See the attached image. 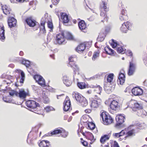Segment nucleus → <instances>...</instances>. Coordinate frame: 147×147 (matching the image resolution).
<instances>
[{
    "instance_id": "1",
    "label": "nucleus",
    "mask_w": 147,
    "mask_h": 147,
    "mask_svg": "<svg viewBox=\"0 0 147 147\" xmlns=\"http://www.w3.org/2000/svg\"><path fill=\"white\" fill-rule=\"evenodd\" d=\"M102 3L100 5V9L101 11L100 15L105 20H107V16L106 12L109 10V7H108L107 3L108 0H101Z\"/></svg>"
},
{
    "instance_id": "2",
    "label": "nucleus",
    "mask_w": 147,
    "mask_h": 147,
    "mask_svg": "<svg viewBox=\"0 0 147 147\" xmlns=\"http://www.w3.org/2000/svg\"><path fill=\"white\" fill-rule=\"evenodd\" d=\"M100 117L105 125L110 124L113 121V120L112 117L110 115H107L105 112H102L100 114Z\"/></svg>"
},
{
    "instance_id": "3",
    "label": "nucleus",
    "mask_w": 147,
    "mask_h": 147,
    "mask_svg": "<svg viewBox=\"0 0 147 147\" xmlns=\"http://www.w3.org/2000/svg\"><path fill=\"white\" fill-rule=\"evenodd\" d=\"M36 101L29 100L26 101V106L28 108L31 109H36L37 107H40L39 104L36 102V101H39L40 100L36 98Z\"/></svg>"
},
{
    "instance_id": "4",
    "label": "nucleus",
    "mask_w": 147,
    "mask_h": 147,
    "mask_svg": "<svg viewBox=\"0 0 147 147\" xmlns=\"http://www.w3.org/2000/svg\"><path fill=\"white\" fill-rule=\"evenodd\" d=\"M76 58H73L72 57H70L69 58V63L68 64V66L72 68L74 73L75 74H76V71L79 70V68L77 65L76 64L75 60Z\"/></svg>"
},
{
    "instance_id": "5",
    "label": "nucleus",
    "mask_w": 147,
    "mask_h": 147,
    "mask_svg": "<svg viewBox=\"0 0 147 147\" xmlns=\"http://www.w3.org/2000/svg\"><path fill=\"white\" fill-rule=\"evenodd\" d=\"M60 134L61 135L63 138H66L68 135V133L64 130L63 132L61 131L59 129H56L51 132L50 133H49L45 134L46 136H51L53 135H56Z\"/></svg>"
},
{
    "instance_id": "6",
    "label": "nucleus",
    "mask_w": 147,
    "mask_h": 147,
    "mask_svg": "<svg viewBox=\"0 0 147 147\" xmlns=\"http://www.w3.org/2000/svg\"><path fill=\"white\" fill-rule=\"evenodd\" d=\"M115 119L117 122L115 127L116 128H119L124 122L125 118L124 116L120 114L116 116Z\"/></svg>"
},
{
    "instance_id": "7",
    "label": "nucleus",
    "mask_w": 147,
    "mask_h": 147,
    "mask_svg": "<svg viewBox=\"0 0 147 147\" xmlns=\"http://www.w3.org/2000/svg\"><path fill=\"white\" fill-rule=\"evenodd\" d=\"M132 24L130 22L127 21L126 23L124 22L120 28L121 31L123 33H126L128 30H130Z\"/></svg>"
},
{
    "instance_id": "8",
    "label": "nucleus",
    "mask_w": 147,
    "mask_h": 147,
    "mask_svg": "<svg viewBox=\"0 0 147 147\" xmlns=\"http://www.w3.org/2000/svg\"><path fill=\"white\" fill-rule=\"evenodd\" d=\"M38 132V129H32L28 135L27 142H28L29 138L31 140H34L36 139L37 137V133Z\"/></svg>"
},
{
    "instance_id": "9",
    "label": "nucleus",
    "mask_w": 147,
    "mask_h": 147,
    "mask_svg": "<svg viewBox=\"0 0 147 147\" xmlns=\"http://www.w3.org/2000/svg\"><path fill=\"white\" fill-rule=\"evenodd\" d=\"M63 34V31L61 32V33L57 34L56 36V40L59 44L65 43V39Z\"/></svg>"
},
{
    "instance_id": "10",
    "label": "nucleus",
    "mask_w": 147,
    "mask_h": 147,
    "mask_svg": "<svg viewBox=\"0 0 147 147\" xmlns=\"http://www.w3.org/2000/svg\"><path fill=\"white\" fill-rule=\"evenodd\" d=\"M71 102L68 98H66L63 102V109L65 111H69L71 109H70Z\"/></svg>"
},
{
    "instance_id": "11",
    "label": "nucleus",
    "mask_w": 147,
    "mask_h": 147,
    "mask_svg": "<svg viewBox=\"0 0 147 147\" xmlns=\"http://www.w3.org/2000/svg\"><path fill=\"white\" fill-rule=\"evenodd\" d=\"M7 22L9 27L11 28L16 26L17 21L14 17H9L8 18Z\"/></svg>"
},
{
    "instance_id": "12",
    "label": "nucleus",
    "mask_w": 147,
    "mask_h": 147,
    "mask_svg": "<svg viewBox=\"0 0 147 147\" xmlns=\"http://www.w3.org/2000/svg\"><path fill=\"white\" fill-rule=\"evenodd\" d=\"M136 68V65L131 62H129V69L128 74L129 76L132 75L134 73Z\"/></svg>"
},
{
    "instance_id": "13",
    "label": "nucleus",
    "mask_w": 147,
    "mask_h": 147,
    "mask_svg": "<svg viewBox=\"0 0 147 147\" xmlns=\"http://www.w3.org/2000/svg\"><path fill=\"white\" fill-rule=\"evenodd\" d=\"M132 93L135 96L141 95L143 93L142 90L139 87H136L131 90Z\"/></svg>"
},
{
    "instance_id": "14",
    "label": "nucleus",
    "mask_w": 147,
    "mask_h": 147,
    "mask_svg": "<svg viewBox=\"0 0 147 147\" xmlns=\"http://www.w3.org/2000/svg\"><path fill=\"white\" fill-rule=\"evenodd\" d=\"M72 96L73 98H75L77 102L79 103L82 102V100L84 99V97L81 95L77 92H74L72 94Z\"/></svg>"
},
{
    "instance_id": "15",
    "label": "nucleus",
    "mask_w": 147,
    "mask_h": 147,
    "mask_svg": "<svg viewBox=\"0 0 147 147\" xmlns=\"http://www.w3.org/2000/svg\"><path fill=\"white\" fill-rule=\"evenodd\" d=\"M118 102L115 100H113L110 105L111 109L114 110H118L119 109V106Z\"/></svg>"
},
{
    "instance_id": "16",
    "label": "nucleus",
    "mask_w": 147,
    "mask_h": 147,
    "mask_svg": "<svg viewBox=\"0 0 147 147\" xmlns=\"http://www.w3.org/2000/svg\"><path fill=\"white\" fill-rule=\"evenodd\" d=\"M78 26L79 29L82 31L86 32V24L84 21L83 20H81L78 23Z\"/></svg>"
},
{
    "instance_id": "17",
    "label": "nucleus",
    "mask_w": 147,
    "mask_h": 147,
    "mask_svg": "<svg viewBox=\"0 0 147 147\" xmlns=\"http://www.w3.org/2000/svg\"><path fill=\"white\" fill-rule=\"evenodd\" d=\"M125 76L123 73H120L119 74L118 79L117 80L118 84H119L121 85H123L125 81Z\"/></svg>"
},
{
    "instance_id": "18",
    "label": "nucleus",
    "mask_w": 147,
    "mask_h": 147,
    "mask_svg": "<svg viewBox=\"0 0 147 147\" xmlns=\"http://www.w3.org/2000/svg\"><path fill=\"white\" fill-rule=\"evenodd\" d=\"M26 22L30 27H34L36 25V21L32 19V18L30 17L27 18L25 20Z\"/></svg>"
},
{
    "instance_id": "19",
    "label": "nucleus",
    "mask_w": 147,
    "mask_h": 147,
    "mask_svg": "<svg viewBox=\"0 0 147 147\" xmlns=\"http://www.w3.org/2000/svg\"><path fill=\"white\" fill-rule=\"evenodd\" d=\"M1 6L2 9L5 14L6 15H8L11 14H12V13H11V10L9 7L6 5L2 6V4H1Z\"/></svg>"
},
{
    "instance_id": "20",
    "label": "nucleus",
    "mask_w": 147,
    "mask_h": 147,
    "mask_svg": "<svg viewBox=\"0 0 147 147\" xmlns=\"http://www.w3.org/2000/svg\"><path fill=\"white\" fill-rule=\"evenodd\" d=\"M101 104V100L97 99V100H93L91 101L90 106L94 108H97Z\"/></svg>"
},
{
    "instance_id": "21",
    "label": "nucleus",
    "mask_w": 147,
    "mask_h": 147,
    "mask_svg": "<svg viewBox=\"0 0 147 147\" xmlns=\"http://www.w3.org/2000/svg\"><path fill=\"white\" fill-rule=\"evenodd\" d=\"M40 147H51L50 142L47 140H42L38 144Z\"/></svg>"
},
{
    "instance_id": "22",
    "label": "nucleus",
    "mask_w": 147,
    "mask_h": 147,
    "mask_svg": "<svg viewBox=\"0 0 147 147\" xmlns=\"http://www.w3.org/2000/svg\"><path fill=\"white\" fill-rule=\"evenodd\" d=\"M86 136L87 138L91 140V143L90 142V144L94 142L95 140V139H94V136L90 132L85 131Z\"/></svg>"
},
{
    "instance_id": "23",
    "label": "nucleus",
    "mask_w": 147,
    "mask_h": 147,
    "mask_svg": "<svg viewBox=\"0 0 147 147\" xmlns=\"http://www.w3.org/2000/svg\"><path fill=\"white\" fill-rule=\"evenodd\" d=\"M142 108L143 107L141 104L136 102L134 103V106L133 107L132 109L133 111H138H138L142 109Z\"/></svg>"
},
{
    "instance_id": "24",
    "label": "nucleus",
    "mask_w": 147,
    "mask_h": 147,
    "mask_svg": "<svg viewBox=\"0 0 147 147\" xmlns=\"http://www.w3.org/2000/svg\"><path fill=\"white\" fill-rule=\"evenodd\" d=\"M86 47V44L85 43L80 44L76 48V50L80 53L83 51Z\"/></svg>"
},
{
    "instance_id": "25",
    "label": "nucleus",
    "mask_w": 147,
    "mask_h": 147,
    "mask_svg": "<svg viewBox=\"0 0 147 147\" xmlns=\"http://www.w3.org/2000/svg\"><path fill=\"white\" fill-rule=\"evenodd\" d=\"M62 79L63 83L66 86H69L71 84V81L69 80V78L66 76H64Z\"/></svg>"
},
{
    "instance_id": "26",
    "label": "nucleus",
    "mask_w": 147,
    "mask_h": 147,
    "mask_svg": "<svg viewBox=\"0 0 147 147\" xmlns=\"http://www.w3.org/2000/svg\"><path fill=\"white\" fill-rule=\"evenodd\" d=\"M61 16L63 23H67L69 22V19L68 16L66 13H61Z\"/></svg>"
},
{
    "instance_id": "27",
    "label": "nucleus",
    "mask_w": 147,
    "mask_h": 147,
    "mask_svg": "<svg viewBox=\"0 0 147 147\" xmlns=\"http://www.w3.org/2000/svg\"><path fill=\"white\" fill-rule=\"evenodd\" d=\"M63 34L64 35L65 39L66 38L69 40H72L73 39V36L69 32L66 31H63Z\"/></svg>"
},
{
    "instance_id": "28",
    "label": "nucleus",
    "mask_w": 147,
    "mask_h": 147,
    "mask_svg": "<svg viewBox=\"0 0 147 147\" xmlns=\"http://www.w3.org/2000/svg\"><path fill=\"white\" fill-rule=\"evenodd\" d=\"M84 125L85 126V127L87 129H88V127H89V129H94L96 127L95 124L92 122H84Z\"/></svg>"
},
{
    "instance_id": "29",
    "label": "nucleus",
    "mask_w": 147,
    "mask_h": 147,
    "mask_svg": "<svg viewBox=\"0 0 147 147\" xmlns=\"http://www.w3.org/2000/svg\"><path fill=\"white\" fill-rule=\"evenodd\" d=\"M110 136L108 135H104L101 136L100 142L102 144H104L106 141L109 139Z\"/></svg>"
},
{
    "instance_id": "30",
    "label": "nucleus",
    "mask_w": 147,
    "mask_h": 147,
    "mask_svg": "<svg viewBox=\"0 0 147 147\" xmlns=\"http://www.w3.org/2000/svg\"><path fill=\"white\" fill-rule=\"evenodd\" d=\"M28 95V93L26 92L24 90H19L18 96L20 98H25Z\"/></svg>"
},
{
    "instance_id": "31",
    "label": "nucleus",
    "mask_w": 147,
    "mask_h": 147,
    "mask_svg": "<svg viewBox=\"0 0 147 147\" xmlns=\"http://www.w3.org/2000/svg\"><path fill=\"white\" fill-rule=\"evenodd\" d=\"M5 30L3 26L0 27V39L4 40L5 38Z\"/></svg>"
},
{
    "instance_id": "32",
    "label": "nucleus",
    "mask_w": 147,
    "mask_h": 147,
    "mask_svg": "<svg viewBox=\"0 0 147 147\" xmlns=\"http://www.w3.org/2000/svg\"><path fill=\"white\" fill-rule=\"evenodd\" d=\"M104 50L106 53L109 55H111L114 53V51L109 47H105Z\"/></svg>"
},
{
    "instance_id": "33",
    "label": "nucleus",
    "mask_w": 147,
    "mask_h": 147,
    "mask_svg": "<svg viewBox=\"0 0 147 147\" xmlns=\"http://www.w3.org/2000/svg\"><path fill=\"white\" fill-rule=\"evenodd\" d=\"M43 19H42L41 20L40 23V30L41 31H42L43 33H46V30L45 28V22L42 21Z\"/></svg>"
},
{
    "instance_id": "34",
    "label": "nucleus",
    "mask_w": 147,
    "mask_h": 147,
    "mask_svg": "<svg viewBox=\"0 0 147 147\" xmlns=\"http://www.w3.org/2000/svg\"><path fill=\"white\" fill-rule=\"evenodd\" d=\"M105 35L103 33H100L97 38V40L100 42L103 41L105 39Z\"/></svg>"
},
{
    "instance_id": "35",
    "label": "nucleus",
    "mask_w": 147,
    "mask_h": 147,
    "mask_svg": "<svg viewBox=\"0 0 147 147\" xmlns=\"http://www.w3.org/2000/svg\"><path fill=\"white\" fill-rule=\"evenodd\" d=\"M78 87L80 89H83L87 88V86L84 82H78L77 83Z\"/></svg>"
},
{
    "instance_id": "36",
    "label": "nucleus",
    "mask_w": 147,
    "mask_h": 147,
    "mask_svg": "<svg viewBox=\"0 0 147 147\" xmlns=\"http://www.w3.org/2000/svg\"><path fill=\"white\" fill-rule=\"evenodd\" d=\"M93 88H95L94 90V91H96V93L100 94L102 90V88L100 86H93Z\"/></svg>"
},
{
    "instance_id": "37",
    "label": "nucleus",
    "mask_w": 147,
    "mask_h": 147,
    "mask_svg": "<svg viewBox=\"0 0 147 147\" xmlns=\"http://www.w3.org/2000/svg\"><path fill=\"white\" fill-rule=\"evenodd\" d=\"M37 82L42 87H45L46 86L45 80L42 76L41 79L39 80Z\"/></svg>"
},
{
    "instance_id": "38",
    "label": "nucleus",
    "mask_w": 147,
    "mask_h": 147,
    "mask_svg": "<svg viewBox=\"0 0 147 147\" xmlns=\"http://www.w3.org/2000/svg\"><path fill=\"white\" fill-rule=\"evenodd\" d=\"M3 101L5 102L8 103H14L13 102H12V99L9 96H6L5 97H3Z\"/></svg>"
},
{
    "instance_id": "39",
    "label": "nucleus",
    "mask_w": 147,
    "mask_h": 147,
    "mask_svg": "<svg viewBox=\"0 0 147 147\" xmlns=\"http://www.w3.org/2000/svg\"><path fill=\"white\" fill-rule=\"evenodd\" d=\"M10 95L13 96L15 95L16 96H18V92L16 90H11L9 92Z\"/></svg>"
},
{
    "instance_id": "40",
    "label": "nucleus",
    "mask_w": 147,
    "mask_h": 147,
    "mask_svg": "<svg viewBox=\"0 0 147 147\" xmlns=\"http://www.w3.org/2000/svg\"><path fill=\"white\" fill-rule=\"evenodd\" d=\"M82 100V102H80L81 104V105L83 107H86V106L88 104V102L87 100L84 98V99H83Z\"/></svg>"
},
{
    "instance_id": "41",
    "label": "nucleus",
    "mask_w": 147,
    "mask_h": 147,
    "mask_svg": "<svg viewBox=\"0 0 147 147\" xmlns=\"http://www.w3.org/2000/svg\"><path fill=\"white\" fill-rule=\"evenodd\" d=\"M119 19L121 21L127 20L128 19V17L127 15H120Z\"/></svg>"
},
{
    "instance_id": "42",
    "label": "nucleus",
    "mask_w": 147,
    "mask_h": 147,
    "mask_svg": "<svg viewBox=\"0 0 147 147\" xmlns=\"http://www.w3.org/2000/svg\"><path fill=\"white\" fill-rule=\"evenodd\" d=\"M99 52L98 51L95 52L93 55L92 59L94 61L96 59L99 57Z\"/></svg>"
},
{
    "instance_id": "43",
    "label": "nucleus",
    "mask_w": 147,
    "mask_h": 147,
    "mask_svg": "<svg viewBox=\"0 0 147 147\" xmlns=\"http://www.w3.org/2000/svg\"><path fill=\"white\" fill-rule=\"evenodd\" d=\"M112 43H111V45L112 46L113 48H115L117 45L118 44L113 39L111 40Z\"/></svg>"
},
{
    "instance_id": "44",
    "label": "nucleus",
    "mask_w": 147,
    "mask_h": 147,
    "mask_svg": "<svg viewBox=\"0 0 147 147\" xmlns=\"http://www.w3.org/2000/svg\"><path fill=\"white\" fill-rule=\"evenodd\" d=\"M42 76L38 75H36L34 76V79L37 82L39 80H40Z\"/></svg>"
},
{
    "instance_id": "45",
    "label": "nucleus",
    "mask_w": 147,
    "mask_h": 147,
    "mask_svg": "<svg viewBox=\"0 0 147 147\" xmlns=\"http://www.w3.org/2000/svg\"><path fill=\"white\" fill-rule=\"evenodd\" d=\"M45 109L46 112L48 113L51 111L53 110L54 109L51 107L47 106L45 108Z\"/></svg>"
},
{
    "instance_id": "46",
    "label": "nucleus",
    "mask_w": 147,
    "mask_h": 147,
    "mask_svg": "<svg viewBox=\"0 0 147 147\" xmlns=\"http://www.w3.org/2000/svg\"><path fill=\"white\" fill-rule=\"evenodd\" d=\"M80 132L82 133L84 136H86V134L85 133V132H84L83 131L82 129H78L77 130V134L79 136H80Z\"/></svg>"
},
{
    "instance_id": "47",
    "label": "nucleus",
    "mask_w": 147,
    "mask_h": 147,
    "mask_svg": "<svg viewBox=\"0 0 147 147\" xmlns=\"http://www.w3.org/2000/svg\"><path fill=\"white\" fill-rule=\"evenodd\" d=\"M48 27L51 29H52L53 27V23L52 22L48 21L47 24Z\"/></svg>"
},
{
    "instance_id": "48",
    "label": "nucleus",
    "mask_w": 147,
    "mask_h": 147,
    "mask_svg": "<svg viewBox=\"0 0 147 147\" xmlns=\"http://www.w3.org/2000/svg\"><path fill=\"white\" fill-rule=\"evenodd\" d=\"M111 147H119L118 143L115 141L114 142V144H111Z\"/></svg>"
},
{
    "instance_id": "49",
    "label": "nucleus",
    "mask_w": 147,
    "mask_h": 147,
    "mask_svg": "<svg viewBox=\"0 0 147 147\" xmlns=\"http://www.w3.org/2000/svg\"><path fill=\"white\" fill-rule=\"evenodd\" d=\"M117 51L118 53H121L123 51V49L121 47H120L117 48Z\"/></svg>"
},
{
    "instance_id": "50",
    "label": "nucleus",
    "mask_w": 147,
    "mask_h": 147,
    "mask_svg": "<svg viewBox=\"0 0 147 147\" xmlns=\"http://www.w3.org/2000/svg\"><path fill=\"white\" fill-rule=\"evenodd\" d=\"M113 136L115 138H117L119 137H120L121 136V135L119 133H113Z\"/></svg>"
},
{
    "instance_id": "51",
    "label": "nucleus",
    "mask_w": 147,
    "mask_h": 147,
    "mask_svg": "<svg viewBox=\"0 0 147 147\" xmlns=\"http://www.w3.org/2000/svg\"><path fill=\"white\" fill-rule=\"evenodd\" d=\"M133 129H132L130 131H128L127 133V135L126 137L130 136L133 134Z\"/></svg>"
},
{
    "instance_id": "52",
    "label": "nucleus",
    "mask_w": 147,
    "mask_h": 147,
    "mask_svg": "<svg viewBox=\"0 0 147 147\" xmlns=\"http://www.w3.org/2000/svg\"><path fill=\"white\" fill-rule=\"evenodd\" d=\"M32 87L33 90L35 91L36 92H38V88L37 86L34 85H32Z\"/></svg>"
},
{
    "instance_id": "53",
    "label": "nucleus",
    "mask_w": 147,
    "mask_h": 147,
    "mask_svg": "<svg viewBox=\"0 0 147 147\" xmlns=\"http://www.w3.org/2000/svg\"><path fill=\"white\" fill-rule=\"evenodd\" d=\"M60 0H51L52 2L53 5H56L59 2Z\"/></svg>"
},
{
    "instance_id": "54",
    "label": "nucleus",
    "mask_w": 147,
    "mask_h": 147,
    "mask_svg": "<svg viewBox=\"0 0 147 147\" xmlns=\"http://www.w3.org/2000/svg\"><path fill=\"white\" fill-rule=\"evenodd\" d=\"M104 89L106 91V92L107 93H109L111 92V90L109 88V89L106 86H105L104 87Z\"/></svg>"
},
{
    "instance_id": "55",
    "label": "nucleus",
    "mask_w": 147,
    "mask_h": 147,
    "mask_svg": "<svg viewBox=\"0 0 147 147\" xmlns=\"http://www.w3.org/2000/svg\"><path fill=\"white\" fill-rule=\"evenodd\" d=\"M30 62L28 60H27V61H26V63L24 65L26 66V67H28L30 66Z\"/></svg>"
},
{
    "instance_id": "56",
    "label": "nucleus",
    "mask_w": 147,
    "mask_h": 147,
    "mask_svg": "<svg viewBox=\"0 0 147 147\" xmlns=\"http://www.w3.org/2000/svg\"><path fill=\"white\" fill-rule=\"evenodd\" d=\"M121 15H127L126 11L124 9H123L121 11Z\"/></svg>"
},
{
    "instance_id": "57",
    "label": "nucleus",
    "mask_w": 147,
    "mask_h": 147,
    "mask_svg": "<svg viewBox=\"0 0 147 147\" xmlns=\"http://www.w3.org/2000/svg\"><path fill=\"white\" fill-rule=\"evenodd\" d=\"M43 125L42 124H38L35 126V128L36 129H38L39 128L42 127Z\"/></svg>"
},
{
    "instance_id": "58",
    "label": "nucleus",
    "mask_w": 147,
    "mask_h": 147,
    "mask_svg": "<svg viewBox=\"0 0 147 147\" xmlns=\"http://www.w3.org/2000/svg\"><path fill=\"white\" fill-rule=\"evenodd\" d=\"M114 76V74H113L111 73V74H110L109 75H108L107 76V78L113 79V77Z\"/></svg>"
},
{
    "instance_id": "59",
    "label": "nucleus",
    "mask_w": 147,
    "mask_h": 147,
    "mask_svg": "<svg viewBox=\"0 0 147 147\" xmlns=\"http://www.w3.org/2000/svg\"><path fill=\"white\" fill-rule=\"evenodd\" d=\"M20 73L21 78H25V74L24 72L22 71H21Z\"/></svg>"
},
{
    "instance_id": "60",
    "label": "nucleus",
    "mask_w": 147,
    "mask_h": 147,
    "mask_svg": "<svg viewBox=\"0 0 147 147\" xmlns=\"http://www.w3.org/2000/svg\"><path fill=\"white\" fill-rule=\"evenodd\" d=\"M82 144L84 146H87L88 143L86 141H84L83 142H82Z\"/></svg>"
},
{
    "instance_id": "61",
    "label": "nucleus",
    "mask_w": 147,
    "mask_h": 147,
    "mask_svg": "<svg viewBox=\"0 0 147 147\" xmlns=\"http://www.w3.org/2000/svg\"><path fill=\"white\" fill-rule=\"evenodd\" d=\"M110 29V27H106L105 29V31L106 32H108Z\"/></svg>"
},
{
    "instance_id": "62",
    "label": "nucleus",
    "mask_w": 147,
    "mask_h": 147,
    "mask_svg": "<svg viewBox=\"0 0 147 147\" xmlns=\"http://www.w3.org/2000/svg\"><path fill=\"white\" fill-rule=\"evenodd\" d=\"M85 111L86 113H90L91 112V110L90 109H86L85 110Z\"/></svg>"
},
{
    "instance_id": "63",
    "label": "nucleus",
    "mask_w": 147,
    "mask_h": 147,
    "mask_svg": "<svg viewBox=\"0 0 147 147\" xmlns=\"http://www.w3.org/2000/svg\"><path fill=\"white\" fill-rule=\"evenodd\" d=\"M119 133L122 136L125 134V131L123 129L122 130H121V131L120 132H119Z\"/></svg>"
},
{
    "instance_id": "64",
    "label": "nucleus",
    "mask_w": 147,
    "mask_h": 147,
    "mask_svg": "<svg viewBox=\"0 0 147 147\" xmlns=\"http://www.w3.org/2000/svg\"><path fill=\"white\" fill-rule=\"evenodd\" d=\"M119 133L122 136L125 134V131L123 129L122 130H121V131L120 132H119Z\"/></svg>"
}]
</instances>
